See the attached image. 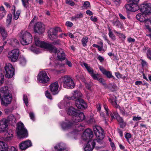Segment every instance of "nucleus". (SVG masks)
Instances as JSON below:
<instances>
[{"mask_svg":"<svg viewBox=\"0 0 151 151\" xmlns=\"http://www.w3.org/2000/svg\"><path fill=\"white\" fill-rule=\"evenodd\" d=\"M12 99V94L0 97V100L1 105L5 106H7L11 104Z\"/></svg>","mask_w":151,"mask_h":151,"instance_id":"6e6552de","label":"nucleus"},{"mask_svg":"<svg viewBox=\"0 0 151 151\" xmlns=\"http://www.w3.org/2000/svg\"><path fill=\"white\" fill-rule=\"evenodd\" d=\"M23 100L26 105L27 106L28 104V99L27 96L25 95H24Z\"/></svg>","mask_w":151,"mask_h":151,"instance_id":"603ef678","label":"nucleus"},{"mask_svg":"<svg viewBox=\"0 0 151 151\" xmlns=\"http://www.w3.org/2000/svg\"><path fill=\"white\" fill-rule=\"evenodd\" d=\"M66 25L68 27H71L73 25V23L69 21H67L66 23Z\"/></svg>","mask_w":151,"mask_h":151,"instance_id":"338daca9","label":"nucleus"},{"mask_svg":"<svg viewBox=\"0 0 151 151\" xmlns=\"http://www.w3.org/2000/svg\"><path fill=\"white\" fill-rule=\"evenodd\" d=\"M83 16L82 13H80L79 14H76L74 16L72 17L71 20L72 21L76 20L78 19L82 18Z\"/></svg>","mask_w":151,"mask_h":151,"instance_id":"f704fd0d","label":"nucleus"},{"mask_svg":"<svg viewBox=\"0 0 151 151\" xmlns=\"http://www.w3.org/2000/svg\"><path fill=\"white\" fill-rule=\"evenodd\" d=\"M28 32L27 31H24L22 30L20 33L18 35L21 44L23 45H27L28 44L26 41L27 38L28 37Z\"/></svg>","mask_w":151,"mask_h":151,"instance_id":"9d476101","label":"nucleus"},{"mask_svg":"<svg viewBox=\"0 0 151 151\" xmlns=\"http://www.w3.org/2000/svg\"><path fill=\"white\" fill-rule=\"evenodd\" d=\"M34 30L35 32L39 34H42L45 31L44 25L41 22H37L35 26Z\"/></svg>","mask_w":151,"mask_h":151,"instance_id":"4468645a","label":"nucleus"},{"mask_svg":"<svg viewBox=\"0 0 151 151\" xmlns=\"http://www.w3.org/2000/svg\"><path fill=\"white\" fill-rule=\"evenodd\" d=\"M13 117V115L12 114L10 115L8 117L7 119H6L7 120L8 123L9 121H12Z\"/></svg>","mask_w":151,"mask_h":151,"instance_id":"0e129e2a","label":"nucleus"},{"mask_svg":"<svg viewBox=\"0 0 151 151\" xmlns=\"http://www.w3.org/2000/svg\"><path fill=\"white\" fill-rule=\"evenodd\" d=\"M37 79L40 82L45 83L47 82L50 80L46 72L45 71L40 72L37 76Z\"/></svg>","mask_w":151,"mask_h":151,"instance_id":"1a4fd4ad","label":"nucleus"},{"mask_svg":"<svg viewBox=\"0 0 151 151\" xmlns=\"http://www.w3.org/2000/svg\"><path fill=\"white\" fill-rule=\"evenodd\" d=\"M39 49V48H37L36 47H33V46H31L30 48V49L32 51L37 54L41 52V51Z\"/></svg>","mask_w":151,"mask_h":151,"instance_id":"58836bf2","label":"nucleus"},{"mask_svg":"<svg viewBox=\"0 0 151 151\" xmlns=\"http://www.w3.org/2000/svg\"><path fill=\"white\" fill-rule=\"evenodd\" d=\"M70 102H65L64 101H61L58 104L59 107L60 109H62L65 107H68L70 106Z\"/></svg>","mask_w":151,"mask_h":151,"instance_id":"bb28decb","label":"nucleus"},{"mask_svg":"<svg viewBox=\"0 0 151 151\" xmlns=\"http://www.w3.org/2000/svg\"><path fill=\"white\" fill-rule=\"evenodd\" d=\"M55 151H68L65 145L60 142L56 145L55 147Z\"/></svg>","mask_w":151,"mask_h":151,"instance_id":"aec40b11","label":"nucleus"},{"mask_svg":"<svg viewBox=\"0 0 151 151\" xmlns=\"http://www.w3.org/2000/svg\"><path fill=\"white\" fill-rule=\"evenodd\" d=\"M83 127V126L81 125V124H78L76 125L75 126V127L76 128V130L77 131H81V130L82 129V128Z\"/></svg>","mask_w":151,"mask_h":151,"instance_id":"37998d69","label":"nucleus"},{"mask_svg":"<svg viewBox=\"0 0 151 151\" xmlns=\"http://www.w3.org/2000/svg\"><path fill=\"white\" fill-rule=\"evenodd\" d=\"M85 118L84 114L82 112H77L76 114L73 116V121L74 124L68 121L63 122L61 125L64 129H67L72 127L74 123L81 122L84 120Z\"/></svg>","mask_w":151,"mask_h":151,"instance_id":"f03ea898","label":"nucleus"},{"mask_svg":"<svg viewBox=\"0 0 151 151\" xmlns=\"http://www.w3.org/2000/svg\"><path fill=\"white\" fill-rule=\"evenodd\" d=\"M0 76L1 79L0 80V86H2L3 83L4 81V76L2 73H1L0 74Z\"/></svg>","mask_w":151,"mask_h":151,"instance_id":"c03bdc74","label":"nucleus"},{"mask_svg":"<svg viewBox=\"0 0 151 151\" xmlns=\"http://www.w3.org/2000/svg\"><path fill=\"white\" fill-rule=\"evenodd\" d=\"M8 123L6 119H3L0 121V132H6L8 129Z\"/></svg>","mask_w":151,"mask_h":151,"instance_id":"2eb2a0df","label":"nucleus"},{"mask_svg":"<svg viewBox=\"0 0 151 151\" xmlns=\"http://www.w3.org/2000/svg\"><path fill=\"white\" fill-rule=\"evenodd\" d=\"M146 15L143 13L142 14L139 13L137 15L136 18L137 20L140 22H144L145 23L147 22V24H151V19H146L145 18Z\"/></svg>","mask_w":151,"mask_h":151,"instance_id":"dca6fc26","label":"nucleus"},{"mask_svg":"<svg viewBox=\"0 0 151 151\" xmlns=\"http://www.w3.org/2000/svg\"><path fill=\"white\" fill-rule=\"evenodd\" d=\"M82 95L81 92L78 91H75L73 93V96L74 99L76 98L80 99L82 97Z\"/></svg>","mask_w":151,"mask_h":151,"instance_id":"c756f323","label":"nucleus"},{"mask_svg":"<svg viewBox=\"0 0 151 151\" xmlns=\"http://www.w3.org/2000/svg\"><path fill=\"white\" fill-rule=\"evenodd\" d=\"M88 41V38L86 36L83 37L81 40L82 45L83 46H85L87 45L86 43Z\"/></svg>","mask_w":151,"mask_h":151,"instance_id":"ea45409f","label":"nucleus"},{"mask_svg":"<svg viewBox=\"0 0 151 151\" xmlns=\"http://www.w3.org/2000/svg\"><path fill=\"white\" fill-rule=\"evenodd\" d=\"M115 74L116 76L118 78H122V75L121 74L119 73V72L115 73Z\"/></svg>","mask_w":151,"mask_h":151,"instance_id":"69168bd1","label":"nucleus"},{"mask_svg":"<svg viewBox=\"0 0 151 151\" xmlns=\"http://www.w3.org/2000/svg\"><path fill=\"white\" fill-rule=\"evenodd\" d=\"M113 25L118 28H121L122 25L120 21L117 19L114 20L112 21Z\"/></svg>","mask_w":151,"mask_h":151,"instance_id":"7c9ffc66","label":"nucleus"},{"mask_svg":"<svg viewBox=\"0 0 151 151\" xmlns=\"http://www.w3.org/2000/svg\"><path fill=\"white\" fill-rule=\"evenodd\" d=\"M45 95L47 98L50 99H52V97L48 91H45Z\"/></svg>","mask_w":151,"mask_h":151,"instance_id":"4d7b16f0","label":"nucleus"},{"mask_svg":"<svg viewBox=\"0 0 151 151\" xmlns=\"http://www.w3.org/2000/svg\"><path fill=\"white\" fill-rule=\"evenodd\" d=\"M90 4L89 2L86 1L84 2L83 4V6L86 9L88 8L90 6Z\"/></svg>","mask_w":151,"mask_h":151,"instance_id":"864d4df0","label":"nucleus"},{"mask_svg":"<svg viewBox=\"0 0 151 151\" xmlns=\"http://www.w3.org/2000/svg\"><path fill=\"white\" fill-rule=\"evenodd\" d=\"M4 69L5 70L4 72L5 77L7 78H11L14 75L15 70L11 63H6L4 67Z\"/></svg>","mask_w":151,"mask_h":151,"instance_id":"423d86ee","label":"nucleus"},{"mask_svg":"<svg viewBox=\"0 0 151 151\" xmlns=\"http://www.w3.org/2000/svg\"><path fill=\"white\" fill-rule=\"evenodd\" d=\"M30 119L33 121H35V115L33 112H31L29 114Z\"/></svg>","mask_w":151,"mask_h":151,"instance_id":"8fccbe9b","label":"nucleus"},{"mask_svg":"<svg viewBox=\"0 0 151 151\" xmlns=\"http://www.w3.org/2000/svg\"><path fill=\"white\" fill-rule=\"evenodd\" d=\"M49 36L50 39L51 40H53L54 38L52 37V36H56L57 35V32L55 28L51 29L48 32Z\"/></svg>","mask_w":151,"mask_h":151,"instance_id":"b1692460","label":"nucleus"},{"mask_svg":"<svg viewBox=\"0 0 151 151\" xmlns=\"http://www.w3.org/2000/svg\"><path fill=\"white\" fill-rule=\"evenodd\" d=\"M137 3H131L132 12H135L139 9V7L137 4Z\"/></svg>","mask_w":151,"mask_h":151,"instance_id":"473e14b6","label":"nucleus"},{"mask_svg":"<svg viewBox=\"0 0 151 151\" xmlns=\"http://www.w3.org/2000/svg\"><path fill=\"white\" fill-rule=\"evenodd\" d=\"M139 9L142 13L146 15L151 14V7L147 4H142L140 6Z\"/></svg>","mask_w":151,"mask_h":151,"instance_id":"ddd939ff","label":"nucleus"},{"mask_svg":"<svg viewBox=\"0 0 151 151\" xmlns=\"http://www.w3.org/2000/svg\"><path fill=\"white\" fill-rule=\"evenodd\" d=\"M6 11H4L0 13V19H2L6 14Z\"/></svg>","mask_w":151,"mask_h":151,"instance_id":"680f3d73","label":"nucleus"},{"mask_svg":"<svg viewBox=\"0 0 151 151\" xmlns=\"http://www.w3.org/2000/svg\"><path fill=\"white\" fill-rule=\"evenodd\" d=\"M22 4L24 7L25 8H27V5L26 4V3H28V0H22Z\"/></svg>","mask_w":151,"mask_h":151,"instance_id":"13d9d810","label":"nucleus"},{"mask_svg":"<svg viewBox=\"0 0 151 151\" xmlns=\"http://www.w3.org/2000/svg\"><path fill=\"white\" fill-rule=\"evenodd\" d=\"M13 7L14 9H12V12L14 16L13 18L15 20H17L19 17L20 12L18 10L17 11L16 13L15 14V6H13Z\"/></svg>","mask_w":151,"mask_h":151,"instance_id":"a878e982","label":"nucleus"},{"mask_svg":"<svg viewBox=\"0 0 151 151\" xmlns=\"http://www.w3.org/2000/svg\"><path fill=\"white\" fill-rule=\"evenodd\" d=\"M12 18V15L11 14H8L6 19V24L7 25H9L11 22Z\"/></svg>","mask_w":151,"mask_h":151,"instance_id":"e433bc0d","label":"nucleus"},{"mask_svg":"<svg viewBox=\"0 0 151 151\" xmlns=\"http://www.w3.org/2000/svg\"><path fill=\"white\" fill-rule=\"evenodd\" d=\"M108 29L109 31L108 34L109 37L113 40H115L116 39L115 36L111 31V29L109 27H108Z\"/></svg>","mask_w":151,"mask_h":151,"instance_id":"c9c22d12","label":"nucleus"},{"mask_svg":"<svg viewBox=\"0 0 151 151\" xmlns=\"http://www.w3.org/2000/svg\"><path fill=\"white\" fill-rule=\"evenodd\" d=\"M10 41L9 44L13 47H19L18 41L15 38H13L9 40Z\"/></svg>","mask_w":151,"mask_h":151,"instance_id":"4be33fe9","label":"nucleus"},{"mask_svg":"<svg viewBox=\"0 0 151 151\" xmlns=\"http://www.w3.org/2000/svg\"><path fill=\"white\" fill-rule=\"evenodd\" d=\"M116 108H119L120 111V113L122 114V115H123V116L125 115L126 113H125L124 108H121L119 106V107Z\"/></svg>","mask_w":151,"mask_h":151,"instance_id":"6e6d98bb","label":"nucleus"},{"mask_svg":"<svg viewBox=\"0 0 151 151\" xmlns=\"http://www.w3.org/2000/svg\"><path fill=\"white\" fill-rule=\"evenodd\" d=\"M75 104L76 106L79 109H85L87 106L86 103L84 100L81 98L76 100Z\"/></svg>","mask_w":151,"mask_h":151,"instance_id":"a211bd4d","label":"nucleus"},{"mask_svg":"<svg viewBox=\"0 0 151 151\" xmlns=\"http://www.w3.org/2000/svg\"><path fill=\"white\" fill-rule=\"evenodd\" d=\"M50 90L53 95H56L58 93L59 85L57 82L52 83L50 86Z\"/></svg>","mask_w":151,"mask_h":151,"instance_id":"f3484780","label":"nucleus"},{"mask_svg":"<svg viewBox=\"0 0 151 151\" xmlns=\"http://www.w3.org/2000/svg\"><path fill=\"white\" fill-rule=\"evenodd\" d=\"M119 117H116V119L118 121V122L120 124H123L124 122V121L123 119L120 116H119Z\"/></svg>","mask_w":151,"mask_h":151,"instance_id":"5fc2aeb1","label":"nucleus"},{"mask_svg":"<svg viewBox=\"0 0 151 151\" xmlns=\"http://www.w3.org/2000/svg\"><path fill=\"white\" fill-rule=\"evenodd\" d=\"M0 33L3 37V40H4L7 36V34L4 27H0Z\"/></svg>","mask_w":151,"mask_h":151,"instance_id":"5701e85b","label":"nucleus"},{"mask_svg":"<svg viewBox=\"0 0 151 151\" xmlns=\"http://www.w3.org/2000/svg\"><path fill=\"white\" fill-rule=\"evenodd\" d=\"M60 84L63 85V87L67 88H73L75 84L73 80L70 77L65 76L62 77L58 80Z\"/></svg>","mask_w":151,"mask_h":151,"instance_id":"7ed1b4c3","label":"nucleus"},{"mask_svg":"<svg viewBox=\"0 0 151 151\" xmlns=\"http://www.w3.org/2000/svg\"><path fill=\"white\" fill-rule=\"evenodd\" d=\"M140 60L141 61V64L142 67H145L147 66V63L145 61L142 59H141Z\"/></svg>","mask_w":151,"mask_h":151,"instance_id":"09e8293b","label":"nucleus"},{"mask_svg":"<svg viewBox=\"0 0 151 151\" xmlns=\"http://www.w3.org/2000/svg\"><path fill=\"white\" fill-rule=\"evenodd\" d=\"M28 147V140L22 142L19 144V148L21 150H24Z\"/></svg>","mask_w":151,"mask_h":151,"instance_id":"412c9836","label":"nucleus"},{"mask_svg":"<svg viewBox=\"0 0 151 151\" xmlns=\"http://www.w3.org/2000/svg\"><path fill=\"white\" fill-rule=\"evenodd\" d=\"M97 80H98L99 82L101 83L103 85H104L106 84L105 83L104 80L102 78H99Z\"/></svg>","mask_w":151,"mask_h":151,"instance_id":"bf43d9fd","label":"nucleus"},{"mask_svg":"<svg viewBox=\"0 0 151 151\" xmlns=\"http://www.w3.org/2000/svg\"><path fill=\"white\" fill-rule=\"evenodd\" d=\"M114 32L118 35V36L120 38H121L122 39H125V36L122 33H119L115 31H114Z\"/></svg>","mask_w":151,"mask_h":151,"instance_id":"49530a36","label":"nucleus"},{"mask_svg":"<svg viewBox=\"0 0 151 151\" xmlns=\"http://www.w3.org/2000/svg\"><path fill=\"white\" fill-rule=\"evenodd\" d=\"M104 109L106 111V115H107L108 116H109V110L107 106L106 105H104Z\"/></svg>","mask_w":151,"mask_h":151,"instance_id":"774afa93","label":"nucleus"},{"mask_svg":"<svg viewBox=\"0 0 151 151\" xmlns=\"http://www.w3.org/2000/svg\"><path fill=\"white\" fill-rule=\"evenodd\" d=\"M67 114L73 116L77 112L76 109L72 107H70L67 111Z\"/></svg>","mask_w":151,"mask_h":151,"instance_id":"393cba45","label":"nucleus"},{"mask_svg":"<svg viewBox=\"0 0 151 151\" xmlns=\"http://www.w3.org/2000/svg\"><path fill=\"white\" fill-rule=\"evenodd\" d=\"M16 131L17 137L20 139H23L27 137V131L24 128V124L22 122L17 123Z\"/></svg>","mask_w":151,"mask_h":151,"instance_id":"39448f33","label":"nucleus"},{"mask_svg":"<svg viewBox=\"0 0 151 151\" xmlns=\"http://www.w3.org/2000/svg\"><path fill=\"white\" fill-rule=\"evenodd\" d=\"M103 74L105 75L106 77L108 78H111L114 77V76H112V73L108 71H105L103 72Z\"/></svg>","mask_w":151,"mask_h":151,"instance_id":"a19ab883","label":"nucleus"},{"mask_svg":"<svg viewBox=\"0 0 151 151\" xmlns=\"http://www.w3.org/2000/svg\"><path fill=\"white\" fill-rule=\"evenodd\" d=\"M19 63L22 66H24L26 64V60L24 58H21L19 59Z\"/></svg>","mask_w":151,"mask_h":151,"instance_id":"79ce46f5","label":"nucleus"},{"mask_svg":"<svg viewBox=\"0 0 151 151\" xmlns=\"http://www.w3.org/2000/svg\"><path fill=\"white\" fill-rule=\"evenodd\" d=\"M67 4L70 5L71 6H73L74 5L75 3L70 0H67L66 1Z\"/></svg>","mask_w":151,"mask_h":151,"instance_id":"052dcab7","label":"nucleus"},{"mask_svg":"<svg viewBox=\"0 0 151 151\" xmlns=\"http://www.w3.org/2000/svg\"><path fill=\"white\" fill-rule=\"evenodd\" d=\"M100 115L101 117H102V119L104 121V123L106 125L108 124V121H109V116L106 115V117L104 116V113L103 112L101 113L100 114Z\"/></svg>","mask_w":151,"mask_h":151,"instance_id":"72a5a7b5","label":"nucleus"},{"mask_svg":"<svg viewBox=\"0 0 151 151\" xmlns=\"http://www.w3.org/2000/svg\"><path fill=\"white\" fill-rule=\"evenodd\" d=\"M94 133L97 139L94 140L92 142V146L93 148L95 146L96 143L94 141H96L99 143L101 144V141L104 139V136L102 128L100 127L96 126L93 128Z\"/></svg>","mask_w":151,"mask_h":151,"instance_id":"20e7f679","label":"nucleus"},{"mask_svg":"<svg viewBox=\"0 0 151 151\" xmlns=\"http://www.w3.org/2000/svg\"><path fill=\"white\" fill-rule=\"evenodd\" d=\"M19 51L18 49H14L9 52L7 56L11 61L14 62L16 61L19 55Z\"/></svg>","mask_w":151,"mask_h":151,"instance_id":"0eeeda50","label":"nucleus"},{"mask_svg":"<svg viewBox=\"0 0 151 151\" xmlns=\"http://www.w3.org/2000/svg\"><path fill=\"white\" fill-rule=\"evenodd\" d=\"M35 44L36 46L46 49L51 52L57 54V57L60 61L65 60V54L63 50L61 49H58L52 44L47 43L40 40L39 38L34 37Z\"/></svg>","mask_w":151,"mask_h":151,"instance_id":"f257e3e1","label":"nucleus"},{"mask_svg":"<svg viewBox=\"0 0 151 151\" xmlns=\"http://www.w3.org/2000/svg\"><path fill=\"white\" fill-rule=\"evenodd\" d=\"M116 98L115 96L113 97H111L109 99V101L112 104V105L115 107H118L119 105H118L116 101Z\"/></svg>","mask_w":151,"mask_h":151,"instance_id":"c85d7f7f","label":"nucleus"},{"mask_svg":"<svg viewBox=\"0 0 151 151\" xmlns=\"http://www.w3.org/2000/svg\"><path fill=\"white\" fill-rule=\"evenodd\" d=\"M14 109L13 107H11L10 108L7 109H5V114H8L10 113H11L13 110Z\"/></svg>","mask_w":151,"mask_h":151,"instance_id":"a18cd8bd","label":"nucleus"},{"mask_svg":"<svg viewBox=\"0 0 151 151\" xmlns=\"http://www.w3.org/2000/svg\"><path fill=\"white\" fill-rule=\"evenodd\" d=\"M0 151H17L14 147H8L4 142L0 141Z\"/></svg>","mask_w":151,"mask_h":151,"instance_id":"f8f14e48","label":"nucleus"},{"mask_svg":"<svg viewBox=\"0 0 151 151\" xmlns=\"http://www.w3.org/2000/svg\"><path fill=\"white\" fill-rule=\"evenodd\" d=\"M10 94H12L8 86H4L0 89V97Z\"/></svg>","mask_w":151,"mask_h":151,"instance_id":"6ab92c4d","label":"nucleus"},{"mask_svg":"<svg viewBox=\"0 0 151 151\" xmlns=\"http://www.w3.org/2000/svg\"><path fill=\"white\" fill-rule=\"evenodd\" d=\"M81 65L82 66L83 65L85 67L90 75L94 72V71L93 68H91L89 66H88V64L87 63L84 62H83L81 64Z\"/></svg>","mask_w":151,"mask_h":151,"instance_id":"cd10ccee","label":"nucleus"},{"mask_svg":"<svg viewBox=\"0 0 151 151\" xmlns=\"http://www.w3.org/2000/svg\"><path fill=\"white\" fill-rule=\"evenodd\" d=\"M13 137V134H12L9 133L8 132H6L4 134V138L6 141H9L11 140Z\"/></svg>","mask_w":151,"mask_h":151,"instance_id":"2f4dec72","label":"nucleus"},{"mask_svg":"<svg viewBox=\"0 0 151 151\" xmlns=\"http://www.w3.org/2000/svg\"><path fill=\"white\" fill-rule=\"evenodd\" d=\"M91 75L94 79L95 80H98L99 78V74H95L94 73V72H93L92 74H91Z\"/></svg>","mask_w":151,"mask_h":151,"instance_id":"de8ad7c7","label":"nucleus"},{"mask_svg":"<svg viewBox=\"0 0 151 151\" xmlns=\"http://www.w3.org/2000/svg\"><path fill=\"white\" fill-rule=\"evenodd\" d=\"M60 41L59 40L54 41L52 43V44L55 45H58L60 44Z\"/></svg>","mask_w":151,"mask_h":151,"instance_id":"e2e57ef3","label":"nucleus"},{"mask_svg":"<svg viewBox=\"0 0 151 151\" xmlns=\"http://www.w3.org/2000/svg\"><path fill=\"white\" fill-rule=\"evenodd\" d=\"M93 136V133L92 131L90 129H88L84 131L82 135V137L83 140L90 142Z\"/></svg>","mask_w":151,"mask_h":151,"instance_id":"9b49d317","label":"nucleus"},{"mask_svg":"<svg viewBox=\"0 0 151 151\" xmlns=\"http://www.w3.org/2000/svg\"><path fill=\"white\" fill-rule=\"evenodd\" d=\"M89 142H88L86 147L84 148V150L85 151H92L93 150V147H91L90 145L89 144Z\"/></svg>","mask_w":151,"mask_h":151,"instance_id":"4c0bfd02","label":"nucleus"},{"mask_svg":"<svg viewBox=\"0 0 151 151\" xmlns=\"http://www.w3.org/2000/svg\"><path fill=\"white\" fill-rule=\"evenodd\" d=\"M131 3L129 4L126 5L125 6V7L126 9L128 11H132V9H131Z\"/></svg>","mask_w":151,"mask_h":151,"instance_id":"3c124183","label":"nucleus"}]
</instances>
